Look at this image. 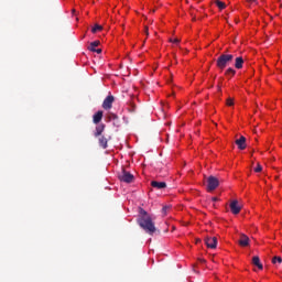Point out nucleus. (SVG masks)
I'll list each match as a JSON object with an SVG mask.
<instances>
[{"instance_id": "f257e3e1", "label": "nucleus", "mask_w": 282, "mask_h": 282, "mask_svg": "<svg viewBox=\"0 0 282 282\" xmlns=\"http://www.w3.org/2000/svg\"><path fill=\"white\" fill-rule=\"evenodd\" d=\"M137 223H138L139 227H141L149 235H153L156 231L155 225H154V223L152 220V217H149V218H138Z\"/></svg>"}, {"instance_id": "f03ea898", "label": "nucleus", "mask_w": 282, "mask_h": 282, "mask_svg": "<svg viewBox=\"0 0 282 282\" xmlns=\"http://www.w3.org/2000/svg\"><path fill=\"white\" fill-rule=\"evenodd\" d=\"M234 61V55L232 54H221L218 56L216 61V66L218 67L219 70L226 69L229 64H231Z\"/></svg>"}, {"instance_id": "7ed1b4c3", "label": "nucleus", "mask_w": 282, "mask_h": 282, "mask_svg": "<svg viewBox=\"0 0 282 282\" xmlns=\"http://www.w3.org/2000/svg\"><path fill=\"white\" fill-rule=\"evenodd\" d=\"M118 178L121 183H133L134 175L128 172L126 169H121V172L118 174Z\"/></svg>"}, {"instance_id": "20e7f679", "label": "nucleus", "mask_w": 282, "mask_h": 282, "mask_svg": "<svg viewBox=\"0 0 282 282\" xmlns=\"http://www.w3.org/2000/svg\"><path fill=\"white\" fill-rule=\"evenodd\" d=\"M218 187H219V178H216L213 175L207 177V192H209V193L214 192Z\"/></svg>"}, {"instance_id": "39448f33", "label": "nucleus", "mask_w": 282, "mask_h": 282, "mask_svg": "<svg viewBox=\"0 0 282 282\" xmlns=\"http://www.w3.org/2000/svg\"><path fill=\"white\" fill-rule=\"evenodd\" d=\"M230 212L234 215H238L241 212V205H239V202L237 199H234L230 202Z\"/></svg>"}, {"instance_id": "423d86ee", "label": "nucleus", "mask_w": 282, "mask_h": 282, "mask_svg": "<svg viewBox=\"0 0 282 282\" xmlns=\"http://www.w3.org/2000/svg\"><path fill=\"white\" fill-rule=\"evenodd\" d=\"M113 100V96L108 95L107 98L102 101V109L110 110L112 108Z\"/></svg>"}, {"instance_id": "0eeeda50", "label": "nucleus", "mask_w": 282, "mask_h": 282, "mask_svg": "<svg viewBox=\"0 0 282 282\" xmlns=\"http://www.w3.org/2000/svg\"><path fill=\"white\" fill-rule=\"evenodd\" d=\"M205 245L207 248L216 249L217 248V238L216 237H206Z\"/></svg>"}, {"instance_id": "6e6552de", "label": "nucleus", "mask_w": 282, "mask_h": 282, "mask_svg": "<svg viewBox=\"0 0 282 282\" xmlns=\"http://www.w3.org/2000/svg\"><path fill=\"white\" fill-rule=\"evenodd\" d=\"M238 245H240V247H248L250 245V238H248L246 234H241Z\"/></svg>"}, {"instance_id": "1a4fd4ad", "label": "nucleus", "mask_w": 282, "mask_h": 282, "mask_svg": "<svg viewBox=\"0 0 282 282\" xmlns=\"http://www.w3.org/2000/svg\"><path fill=\"white\" fill-rule=\"evenodd\" d=\"M105 128H106L105 123H100V124L96 126V129H95V132H94L95 138L102 137Z\"/></svg>"}, {"instance_id": "9d476101", "label": "nucleus", "mask_w": 282, "mask_h": 282, "mask_svg": "<svg viewBox=\"0 0 282 282\" xmlns=\"http://www.w3.org/2000/svg\"><path fill=\"white\" fill-rule=\"evenodd\" d=\"M246 141L247 139L243 135H241L240 139L236 140L237 148L240 149L241 151L246 150L247 148Z\"/></svg>"}, {"instance_id": "9b49d317", "label": "nucleus", "mask_w": 282, "mask_h": 282, "mask_svg": "<svg viewBox=\"0 0 282 282\" xmlns=\"http://www.w3.org/2000/svg\"><path fill=\"white\" fill-rule=\"evenodd\" d=\"M97 138H99L98 139L99 147L101 149L106 150L108 148L109 139L106 138L105 135H100V137H97Z\"/></svg>"}, {"instance_id": "f8f14e48", "label": "nucleus", "mask_w": 282, "mask_h": 282, "mask_svg": "<svg viewBox=\"0 0 282 282\" xmlns=\"http://www.w3.org/2000/svg\"><path fill=\"white\" fill-rule=\"evenodd\" d=\"M102 118H104V111L102 110H99L97 111L94 117H93V121L95 124H98L99 122L102 121Z\"/></svg>"}, {"instance_id": "ddd939ff", "label": "nucleus", "mask_w": 282, "mask_h": 282, "mask_svg": "<svg viewBox=\"0 0 282 282\" xmlns=\"http://www.w3.org/2000/svg\"><path fill=\"white\" fill-rule=\"evenodd\" d=\"M151 187L156 188V189H164V188H166V183L165 182L152 181L151 182Z\"/></svg>"}, {"instance_id": "4468645a", "label": "nucleus", "mask_w": 282, "mask_h": 282, "mask_svg": "<svg viewBox=\"0 0 282 282\" xmlns=\"http://www.w3.org/2000/svg\"><path fill=\"white\" fill-rule=\"evenodd\" d=\"M245 64V59L241 56H238L235 62L236 69H242Z\"/></svg>"}, {"instance_id": "2eb2a0df", "label": "nucleus", "mask_w": 282, "mask_h": 282, "mask_svg": "<svg viewBox=\"0 0 282 282\" xmlns=\"http://www.w3.org/2000/svg\"><path fill=\"white\" fill-rule=\"evenodd\" d=\"M252 264H253L254 267H258L259 270H263V264L260 263V259H259L258 256H254V257L252 258Z\"/></svg>"}, {"instance_id": "dca6fc26", "label": "nucleus", "mask_w": 282, "mask_h": 282, "mask_svg": "<svg viewBox=\"0 0 282 282\" xmlns=\"http://www.w3.org/2000/svg\"><path fill=\"white\" fill-rule=\"evenodd\" d=\"M236 74H237V70H235L231 67H229V68H227V70H225V76H227L228 78H232Z\"/></svg>"}, {"instance_id": "f3484780", "label": "nucleus", "mask_w": 282, "mask_h": 282, "mask_svg": "<svg viewBox=\"0 0 282 282\" xmlns=\"http://www.w3.org/2000/svg\"><path fill=\"white\" fill-rule=\"evenodd\" d=\"M138 218H151L147 210L139 209V217Z\"/></svg>"}, {"instance_id": "a211bd4d", "label": "nucleus", "mask_w": 282, "mask_h": 282, "mask_svg": "<svg viewBox=\"0 0 282 282\" xmlns=\"http://www.w3.org/2000/svg\"><path fill=\"white\" fill-rule=\"evenodd\" d=\"M104 30V26L102 25H99V24H95V26L91 29V32L95 34L99 31H102Z\"/></svg>"}, {"instance_id": "6ab92c4d", "label": "nucleus", "mask_w": 282, "mask_h": 282, "mask_svg": "<svg viewBox=\"0 0 282 282\" xmlns=\"http://www.w3.org/2000/svg\"><path fill=\"white\" fill-rule=\"evenodd\" d=\"M100 45V42L99 41H94L93 43H90L88 50L91 51V50H96L95 47H98Z\"/></svg>"}, {"instance_id": "aec40b11", "label": "nucleus", "mask_w": 282, "mask_h": 282, "mask_svg": "<svg viewBox=\"0 0 282 282\" xmlns=\"http://www.w3.org/2000/svg\"><path fill=\"white\" fill-rule=\"evenodd\" d=\"M216 6L219 10H224L226 9V3L225 2H221L219 0H216Z\"/></svg>"}, {"instance_id": "412c9836", "label": "nucleus", "mask_w": 282, "mask_h": 282, "mask_svg": "<svg viewBox=\"0 0 282 282\" xmlns=\"http://www.w3.org/2000/svg\"><path fill=\"white\" fill-rule=\"evenodd\" d=\"M272 263L275 264V263H282V258L281 257H274L272 259Z\"/></svg>"}, {"instance_id": "4be33fe9", "label": "nucleus", "mask_w": 282, "mask_h": 282, "mask_svg": "<svg viewBox=\"0 0 282 282\" xmlns=\"http://www.w3.org/2000/svg\"><path fill=\"white\" fill-rule=\"evenodd\" d=\"M262 172V165L258 164L254 169V173H261Z\"/></svg>"}, {"instance_id": "5701e85b", "label": "nucleus", "mask_w": 282, "mask_h": 282, "mask_svg": "<svg viewBox=\"0 0 282 282\" xmlns=\"http://www.w3.org/2000/svg\"><path fill=\"white\" fill-rule=\"evenodd\" d=\"M227 106L228 107H232L234 106V99L232 98H228L227 99Z\"/></svg>"}, {"instance_id": "b1692460", "label": "nucleus", "mask_w": 282, "mask_h": 282, "mask_svg": "<svg viewBox=\"0 0 282 282\" xmlns=\"http://www.w3.org/2000/svg\"><path fill=\"white\" fill-rule=\"evenodd\" d=\"M90 52H95L97 54H100V53H102V48H93V50H90Z\"/></svg>"}, {"instance_id": "393cba45", "label": "nucleus", "mask_w": 282, "mask_h": 282, "mask_svg": "<svg viewBox=\"0 0 282 282\" xmlns=\"http://www.w3.org/2000/svg\"><path fill=\"white\" fill-rule=\"evenodd\" d=\"M169 209V207L167 206H164L163 208H162V213L164 214V215H166V210Z\"/></svg>"}, {"instance_id": "a878e982", "label": "nucleus", "mask_w": 282, "mask_h": 282, "mask_svg": "<svg viewBox=\"0 0 282 282\" xmlns=\"http://www.w3.org/2000/svg\"><path fill=\"white\" fill-rule=\"evenodd\" d=\"M212 202H213V203L219 202V198L213 197V198H212Z\"/></svg>"}, {"instance_id": "bb28decb", "label": "nucleus", "mask_w": 282, "mask_h": 282, "mask_svg": "<svg viewBox=\"0 0 282 282\" xmlns=\"http://www.w3.org/2000/svg\"><path fill=\"white\" fill-rule=\"evenodd\" d=\"M144 33H145V35H149V29H148V26L144 28Z\"/></svg>"}, {"instance_id": "cd10ccee", "label": "nucleus", "mask_w": 282, "mask_h": 282, "mask_svg": "<svg viewBox=\"0 0 282 282\" xmlns=\"http://www.w3.org/2000/svg\"><path fill=\"white\" fill-rule=\"evenodd\" d=\"M111 118H112L113 120H117V119H118V116H117V115H111Z\"/></svg>"}, {"instance_id": "c85d7f7f", "label": "nucleus", "mask_w": 282, "mask_h": 282, "mask_svg": "<svg viewBox=\"0 0 282 282\" xmlns=\"http://www.w3.org/2000/svg\"><path fill=\"white\" fill-rule=\"evenodd\" d=\"M173 43L175 44L180 43L178 39H174Z\"/></svg>"}, {"instance_id": "c756f323", "label": "nucleus", "mask_w": 282, "mask_h": 282, "mask_svg": "<svg viewBox=\"0 0 282 282\" xmlns=\"http://www.w3.org/2000/svg\"><path fill=\"white\" fill-rule=\"evenodd\" d=\"M249 3L257 2V0H247Z\"/></svg>"}, {"instance_id": "7c9ffc66", "label": "nucleus", "mask_w": 282, "mask_h": 282, "mask_svg": "<svg viewBox=\"0 0 282 282\" xmlns=\"http://www.w3.org/2000/svg\"><path fill=\"white\" fill-rule=\"evenodd\" d=\"M197 243L202 242V240H196Z\"/></svg>"}, {"instance_id": "2f4dec72", "label": "nucleus", "mask_w": 282, "mask_h": 282, "mask_svg": "<svg viewBox=\"0 0 282 282\" xmlns=\"http://www.w3.org/2000/svg\"><path fill=\"white\" fill-rule=\"evenodd\" d=\"M218 91H221V88H220V87H218Z\"/></svg>"}]
</instances>
